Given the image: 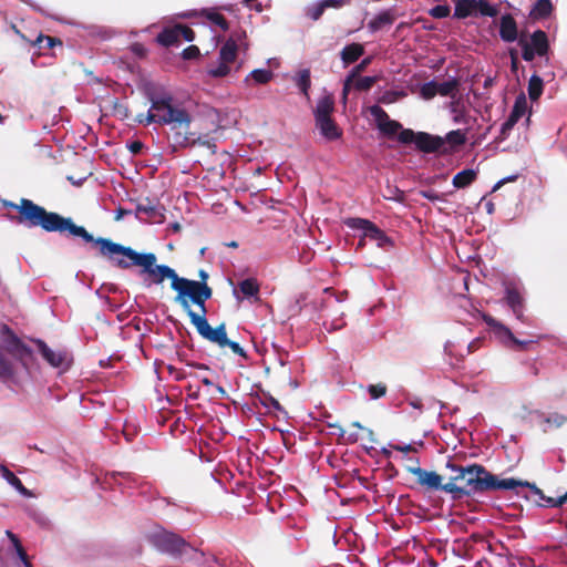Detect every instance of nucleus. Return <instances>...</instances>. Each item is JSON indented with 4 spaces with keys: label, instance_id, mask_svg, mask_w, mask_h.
Wrapping results in <instances>:
<instances>
[{
    "label": "nucleus",
    "instance_id": "338daca9",
    "mask_svg": "<svg viewBox=\"0 0 567 567\" xmlns=\"http://www.w3.org/2000/svg\"><path fill=\"white\" fill-rule=\"evenodd\" d=\"M567 499V493L563 496V497H559L558 499L556 501H553V505L554 506H560L563 505V503Z\"/></svg>",
    "mask_w": 567,
    "mask_h": 567
},
{
    "label": "nucleus",
    "instance_id": "680f3d73",
    "mask_svg": "<svg viewBox=\"0 0 567 567\" xmlns=\"http://www.w3.org/2000/svg\"><path fill=\"white\" fill-rule=\"evenodd\" d=\"M421 195L430 200L440 199V195L437 193H435L434 190H422Z\"/></svg>",
    "mask_w": 567,
    "mask_h": 567
},
{
    "label": "nucleus",
    "instance_id": "7c9ffc66",
    "mask_svg": "<svg viewBox=\"0 0 567 567\" xmlns=\"http://www.w3.org/2000/svg\"><path fill=\"white\" fill-rule=\"evenodd\" d=\"M543 89H544L543 79L537 74H533L529 79L528 87H527L529 99L532 101H537L543 93Z\"/></svg>",
    "mask_w": 567,
    "mask_h": 567
},
{
    "label": "nucleus",
    "instance_id": "4be33fe9",
    "mask_svg": "<svg viewBox=\"0 0 567 567\" xmlns=\"http://www.w3.org/2000/svg\"><path fill=\"white\" fill-rule=\"evenodd\" d=\"M553 10L554 7L550 0H537L529 12V17L533 20H544L551 14Z\"/></svg>",
    "mask_w": 567,
    "mask_h": 567
},
{
    "label": "nucleus",
    "instance_id": "f704fd0d",
    "mask_svg": "<svg viewBox=\"0 0 567 567\" xmlns=\"http://www.w3.org/2000/svg\"><path fill=\"white\" fill-rule=\"evenodd\" d=\"M377 82V76H357L353 81V86L358 91H369Z\"/></svg>",
    "mask_w": 567,
    "mask_h": 567
},
{
    "label": "nucleus",
    "instance_id": "774afa93",
    "mask_svg": "<svg viewBox=\"0 0 567 567\" xmlns=\"http://www.w3.org/2000/svg\"><path fill=\"white\" fill-rule=\"evenodd\" d=\"M254 10H256L257 12H261L262 11V6L261 3H257L256 1L252 3V8Z\"/></svg>",
    "mask_w": 567,
    "mask_h": 567
},
{
    "label": "nucleus",
    "instance_id": "393cba45",
    "mask_svg": "<svg viewBox=\"0 0 567 567\" xmlns=\"http://www.w3.org/2000/svg\"><path fill=\"white\" fill-rule=\"evenodd\" d=\"M59 157L56 155H53L52 152L48 148L43 151V155L48 157H52L55 162H69L71 161L75 155V147L71 144L61 145L58 148Z\"/></svg>",
    "mask_w": 567,
    "mask_h": 567
},
{
    "label": "nucleus",
    "instance_id": "de8ad7c7",
    "mask_svg": "<svg viewBox=\"0 0 567 567\" xmlns=\"http://www.w3.org/2000/svg\"><path fill=\"white\" fill-rule=\"evenodd\" d=\"M447 467L453 472V475L451 476V481L464 482L465 467L457 466L454 464H447Z\"/></svg>",
    "mask_w": 567,
    "mask_h": 567
},
{
    "label": "nucleus",
    "instance_id": "e433bc0d",
    "mask_svg": "<svg viewBox=\"0 0 567 567\" xmlns=\"http://www.w3.org/2000/svg\"><path fill=\"white\" fill-rule=\"evenodd\" d=\"M250 78L258 84H266L272 79V72L266 69H257L250 72Z\"/></svg>",
    "mask_w": 567,
    "mask_h": 567
},
{
    "label": "nucleus",
    "instance_id": "c9c22d12",
    "mask_svg": "<svg viewBox=\"0 0 567 567\" xmlns=\"http://www.w3.org/2000/svg\"><path fill=\"white\" fill-rule=\"evenodd\" d=\"M42 43H45V48H53L55 45H62V41L59 38L39 34L33 41V45H38L40 49L43 48Z\"/></svg>",
    "mask_w": 567,
    "mask_h": 567
},
{
    "label": "nucleus",
    "instance_id": "2eb2a0df",
    "mask_svg": "<svg viewBox=\"0 0 567 567\" xmlns=\"http://www.w3.org/2000/svg\"><path fill=\"white\" fill-rule=\"evenodd\" d=\"M499 37L505 42H514L518 37L517 23L509 13L503 14L499 19Z\"/></svg>",
    "mask_w": 567,
    "mask_h": 567
},
{
    "label": "nucleus",
    "instance_id": "c03bdc74",
    "mask_svg": "<svg viewBox=\"0 0 567 567\" xmlns=\"http://www.w3.org/2000/svg\"><path fill=\"white\" fill-rule=\"evenodd\" d=\"M443 491L447 492V493H452V494H467V491L465 489V487L463 486H458L456 484V482L454 481H450L449 483L446 484H442L441 483V487Z\"/></svg>",
    "mask_w": 567,
    "mask_h": 567
},
{
    "label": "nucleus",
    "instance_id": "6ab92c4d",
    "mask_svg": "<svg viewBox=\"0 0 567 567\" xmlns=\"http://www.w3.org/2000/svg\"><path fill=\"white\" fill-rule=\"evenodd\" d=\"M258 292H259V285L257 284V281L255 279H251V278L243 280L239 284L238 289L234 288V290H233V295L235 296V298L238 301L241 300L240 293L246 298H250V297H256L258 295Z\"/></svg>",
    "mask_w": 567,
    "mask_h": 567
},
{
    "label": "nucleus",
    "instance_id": "dca6fc26",
    "mask_svg": "<svg viewBox=\"0 0 567 567\" xmlns=\"http://www.w3.org/2000/svg\"><path fill=\"white\" fill-rule=\"evenodd\" d=\"M527 111V101L524 95L516 99L508 118L504 122L502 131L511 130Z\"/></svg>",
    "mask_w": 567,
    "mask_h": 567
},
{
    "label": "nucleus",
    "instance_id": "09e8293b",
    "mask_svg": "<svg viewBox=\"0 0 567 567\" xmlns=\"http://www.w3.org/2000/svg\"><path fill=\"white\" fill-rule=\"evenodd\" d=\"M371 61H372V58H371V56H368V58L363 59L359 64H357V65L352 69V71H351V72H350V74H349V75H350V78L355 79L357 76H359V74H360L361 72H363V71L368 68V65L371 63Z\"/></svg>",
    "mask_w": 567,
    "mask_h": 567
},
{
    "label": "nucleus",
    "instance_id": "a878e982",
    "mask_svg": "<svg viewBox=\"0 0 567 567\" xmlns=\"http://www.w3.org/2000/svg\"><path fill=\"white\" fill-rule=\"evenodd\" d=\"M477 177V171L475 169H464L457 173L453 177V186L456 188H465L471 185Z\"/></svg>",
    "mask_w": 567,
    "mask_h": 567
},
{
    "label": "nucleus",
    "instance_id": "58836bf2",
    "mask_svg": "<svg viewBox=\"0 0 567 567\" xmlns=\"http://www.w3.org/2000/svg\"><path fill=\"white\" fill-rule=\"evenodd\" d=\"M420 95L424 100H432L437 95L435 81H430L421 85Z\"/></svg>",
    "mask_w": 567,
    "mask_h": 567
},
{
    "label": "nucleus",
    "instance_id": "bb28decb",
    "mask_svg": "<svg viewBox=\"0 0 567 567\" xmlns=\"http://www.w3.org/2000/svg\"><path fill=\"white\" fill-rule=\"evenodd\" d=\"M436 93L441 96H454L458 91L460 81L456 78H452L447 81L439 83L435 81Z\"/></svg>",
    "mask_w": 567,
    "mask_h": 567
},
{
    "label": "nucleus",
    "instance_id": "a211bd4d",
    "mask_svg": "<svg viewBox=\"0 0 567 567\" xmlns=\"http://www.w3.org/2000/svg\"><path fill=\"white\" fill-rule=\"evenodd\" d=\"M529 45L534 49V51L539 56H544L547 54L549 49V42L548 37L545 31L543 30H536L530 35V43Z\"/></svg>",
    "mask_w": 567,
    "mask_h": 567
},
{
    "label": "nucleus",
    "instance_id": "4d7b16f0",
    "mask_svg": "<svg viewBox=\"0 0 567 567\" xmlns=\"http://www.w3.org/2000/svg\"><path fill=\"white\" fill-rule=\"evenodd\" d=\"M422 153H433L439 150L441 144H416Z\"/></svg>",
    "mask_w": 567,
    "mask_h": 567
},
{
    "label": "nucleus",
    "instance_id": "4c0bfd02",
    "mask_svg": "<svg viewBox=\"0 0 567 567\" xmlns=\"http://www.w3.org/2000/svg\"><path fill=\"white\" fill-rule=\"evenodd\" d=\"M406 96L405 92L403 91H385L379 99V102L382 104H392L399 101L400 99H403Z\"/></svg>",
    "mask_w": 567,
    "mask_h": 567
},
{
    "label": "nucleus",
    "instance_id": "412c9836",
    "mask_svg": "<svg viewBox=\"0 0 567 567\" xmlns=\"http://www.w3.org/2000/svg\"><path fill=\"white\" fill-rule=\"evenodd\" d=\"M363 53H364V48L362 44L351 43V44L346 45L342 49L340 55H341V60L343 61V63L346 65H349V64L358 61L359 58L363 55Z\"/></svg>",
    "mask_w": 567,
    "mask_h": 567
},
{
    "label": "nucleus",
    "instance_id": "72a5a7b5",
    "mask_svg": "<svg viewBox=\"0 0 567 567\" xmlns=\"http://www.w3.org/2000/svg\"><path fill=\"white\" fill-rule=\"evenodd\" d=\"M297 86L308 97L309 89L311 86L310 70L303 69L298 73Z\"/></svg>",
    "mask_w": 567,
    "mask_h": 567
},
{
    "label": "nucleus",
    "instance_id": "c756f323",
    "mask_svg": "<svg viewBox=\"0 0 567 567\" xmlns=\"http://www.w3.org/2000/svg\"><path fill=\"white\" fill-rule=\"evenodd\" d=\"M6 534L9 537V539L11 540V543H12V547L14 549V554H16L17 558L21 561V564L24 567H32V565L28 560L27 553L24 551V549H23L20 540L18 539V537L13 533H11L10 530H7Z\"/></svg>",
    "mask_w": 567,
    "mask_h": 567
},
{
    "label": "nucleus",
    "instance_id": "2f4dec72",
    "mask_svg": "<svg viewBox=\"0 0 567 567\" xmlns=\"http://www.w3.org/2000/svg\"><path fill=\"white\" fill-rule=\"evenodd\" d=\"M202 14L206 17V19L209 20L212 23L218 25L223 31L228 30L229 24L221 13L214 10H204Z\"/></svg>",
    "mask_w": 567,
    "mask_h": 567
},
{
    "label": "nucleus",
    "instance_id": "79ce46f5",
    "mask_svg": "<svg viewBox=\"0 0 567 567\" xmlns=\"http://www.w3.org/2000/svg\"><path fill=\"white\" fill-rule=\"evenodd\" d=\"M450 7L446 4H437L430 10V14L435 19H443L450 16Z\"/></svg>",
    "mask_w": 567,
    "mask_h": 567
},
{
    "label": "nucleus",
    "instance_id": "7ed1b4c3",
    "mask_svg": "<svg viewBox=\"0 0 567 567\" xmlns=\"http://www.w3.org/2000/svg\"><path fill=\"white\" fill-rule=\"evenodd\" d=\"M137 121L169 125L171 131L175 132L176 138L183 137V142H189L187 134L192 117L186 110L174 106L171 96L152 100L151 109L145 115H138Z\"/></svg>",
    "mask_w": 567,
    "mask_h": 567
},
{
    "label": "nucleus",
    "instance_id": "9b49d317",
    "mask_svg": "<svg viewBox=\"0 0 567 567\" xmlns=\"http://www.w3.org/2000/svg\"><path fill=\"white\" fill-rule=\"evenodd\" d=\"M346 224L350 228L362 230L363 238L374 240L378 247L384 248L391 244L389 237L368 219L350 218L346 221Z\"/></svg>",
    "mask_w": 567,
    "mask_h": 567
},
{
    "label": "nucleus",
    "instance_id": "39448f33",
    "mask_svg": "<svg viewBox=\"0 0 567 567\" xmlns=\"http://www.w3.org/2000/svg\"><path fill=\"white\" fill-rule=\"evenodd\" d=\"M370 112L375 118L379 131L388 138H392L398 134L396 142H443L440 136L425 132L415 133L410 128H403L401 123L391 120L388 113L379 105H373Z\"/></svg>",
    "mask_w": 567,
    "mask_h": 567
},
{
    "label": "nucleus",
    "instance_id": "37998d69",
    "mask_svg": "<svg viewBox=\"0 0 567 567\" xmlns=\"http://www.w3.org/2000/svg\"><path fill=\"white\" fill-rule=\"evenodd\" d=\"M519 45L522 47V58L527 61V62H530L535 59V55L537 54L534 49L529 45V43H527L526 41H524L523 39L519 40Z\"/></svg>",
    "mask_w": 567,
    "mask_h": 567
},
{
    "label": "nucleus",
    "instance_id": "423d86ee",
    "mask_svg": "<svg viewBox=\"0 0 567 567\" xmlns=\"http://www.w3.org/2000/svg\"><path fill=\"white\" fill-rule=\"evenodd\" d=\"M25 348L16 337L4 344H0V378L4 380L12 379L16 374L17 362L21 360Z\"/></svg>",
    "mask_w": 567,
    "mask_h": 567
},
{
    "label": "nucleus",
    "instance_id": "ddd939ff",
    "mask_svg": "<svg viewBox=\"0 0 567 567\" xmlns=\"http://www.w3.org/2000/svg\"><path fill=\"white\" fill-rule=\"evenodd\" d=\"M484 321L489 326L494 334L504 343H513L518 347H524L527 342L517 340L511 330L503 323L495 320L493 317L485 315Z\"/></svg>",
    "mask_w": 567,
    "mask_h": 567
},
{
    "label": "nucleus",
    "instance_id": "5fc2aeb1",
    "mask_svg": "<svg viewBox=\"0 0 567 567\" xmlns=\"http://www.w3.org/2000/svg\"><path fill=\"white\" fill-rule=\"evenodd\" d=\"M137 213L145 214L151 217H155L157 215V209L152 205H138Z\"/></svg>",
    "mask_w": 567,
    "mask_h": 567
},
{
    "label": "nucleus",
    "instance_id": "cd10ccee",
    "mask_svg": "<svg viewBox=\"0 0 567 567\" xmlns=\"http://www.w3.org/2000/svg\"><path fill=\"white\" fill-rule=\"evenodd\" d=\"M506 300L509 307L513 309L517 319L523 320L522 305L523 300L519 292L515 289L508 288L506 293Z\"/></svg>",
    "mask_w": 567,
    "mask_h": 567
},
{
    "label": "nucleus",
    "instance_id": "bf43d9fd",
    "mask_svg": "<svg viewBox=\"0 0 567 567\" xmlns=\"http://www.w3.org/2000/svg\"><path fill=\"white\" fill-rule=\"evenodd\" d=\"M353 81H354L353 78H350V75L347 76V79H346V81L343 83V89H342V95H343L344 99L349 94V91L351 89V84L353 83Z\"/></svg>",
    "mask_w": 567,
    "mask_h": 567
},
{
    "label": "nucleus",
    "instance_id": "4468645a",
    "mask_svg": "<svg viewBox=\"0 0 567 567\" xmlns=\"http://www.w3.org/2000/svg\"><path fill=\"white\" fill-rule=\"evenodd\" d=\"M408 470L410 473L416 476L419 484L431 489H437L441 487L442 476L436 472H429L419 466L409 467Z\"/></svg>",
    "mask_w": 567,
    "mask_h": 567
},
{
    "label": "nucleus",
    "instance_id": "f03ea898",
    "mask_svg": "<svg viewBox=\"0 0 567 567\" xmlns=\"http://www.w3.org/2000/svg\"><path fill=\"white\" fill-rule=\"evenodd\" d=\"M2 205L7 208L16 209L19 216L17 223L28 227H41L47 231H69L74 237H81L85 241L91 243L93 236L90 235L84 227L73 224L71 218H64L56 213L47 212L43 207L34 204L32 200L22 198L19 204L2 200Z\"/></svg>",
    "mask_w": 567,
    "mask_h": 567
},
{
    "label": "nucleus",
    "instance_id": "8fccbe9b",
    "mask_svg": "<svg viewBox=\"0 0 567 567\" xmlns=\"http://www.w3.org/2000/svg\"><path fill=\"white\" fill-rule=\"evenodd\" d=\"M199 55H200V51H199L198 47L194 45V44L187 47L182 52V58L184 60H193V59L198 58Z\"/></svg>",
    "mask_w": 567,
    "mask_h": 567
},
{
    "label": "nucleus",
    "instance_id": "f257e3e1",
    "mask_svg": "<svg viewBox=\"0 0 567 567\" xmlns=\"http://www.w3.org/2000/svg\"><path fill=\"white\" fill-rule=\"evenodd\" d=\"M102 256L113 258L123 255L131 264L141 268V275L150 280V284L161 285L165 279L171 280L172 288L177 292L175 302L183 309H188V301H193L205 312V301L212 297V289L200 281L181 278L175 270L166 265H157L156 256L152 252L140 254L130 247L113 243L106 238L93 240Z\"/></svg>",
    "mask_w": 567,
    "mask_h": 567
},
{
    "label": "nucleus",
    "instance_id": "864d4df0",
    "mask_svg": "<svg viewBox=\"0 0 567 567\" xmlns=\"http://www.w3.org/2000/svg\"><path fill=\"white\" fill-rule=\"evenodd\" d=\"M326 9L328 8H334L340 9L344 6L350 4L351 0H322Z\"/></svg>",
    "mask_w": 567,
    "mask_h": 567
},
{
    "label": "nucleus",
    "instance_id": "6e6552de",
    "mask_svg": "<svg viewBox=\"0 0 567 567\" xmlns=\"http://www.w3.org/2000/svg\"><path fill=\"white\" fill-rule=\"evenodd\" d=\"M154 546L172 556L178 557L186 554L189 549L187 544L177 535L168 532H158L152 536Z\"/></svg>",
    "mask_w": 567,
    "mask_h": 567
},
{
    "label": "nucleus",
    "instance_id": "49530a36",
    "mask_svg": "<svg viewBox=\"0 0 567 567\" xmlns=\"http://www.w3.org/2000/svg\"><path fill=\"white\" fill-rule=\"evenodd\" d=\"M324 10H326V7H324V4H323V2L321 0L318 4H316L315 7H312V8H310L308 10L307 16L311 20L317 21V20H319L321 18V16L323 14Z\"/></svg>",
    "mask_w": 567,
    "mask_h": 567
},
{
    "label": "nucleus",
    "instance_id": "0e129e2a",
    "mask_svg": "<svg viewBox=\"0 0 567 567\" xmlns=\"http://www.w3.org/2000/svg\"><path fill=\"white\" fill-rule=\"evenodd\" d=\"M511 62H512V70H516L517 69V63H518V59H517V53L515 50H511Z\"/></svg>",
    "mask_w": 567,
    "mask_h": 567
},
{
    "label": "nucleus",
    "instance_id": "052dcab7",
    "mask_svg": "<svg viewBox=\"0 0 567 567\" xmlns=\"http://www.w3.org/2000/svg\"><path fill=\"white\" fill-rule=\"evenodd\" d=\"M126 146L132 155L140 154L144 148V144H126Z\"/></svg>",
    "mask_w": 567,
    "mask_h": 567
},
{
    "label": "nucleus",
    "instance_id": "69168bd1",
    "mask_svg": "<svg viewBox=\"0 0 567 567\" xmlns=\"http://www.w3.org/2000/svg\"><path fill=\"white\" fill-rule=\"evenodd\" d=\"M363 432L364 434L367 435V439L371 442V443H374L375 442V439H374V433L371 429H363Z\"/></svg>",
    "mask_w": 567,
    "mask_h": 567
},
{
    "label": "nucleus",
    "instance_id": "473e14b6",
    "mask_svg": "<svg viewBox=\"0 0 567 567\" xmlns=\"http://www.w3.org/2000/svg\"><path fill=\"white\" fill-rule=\"evenodd\" d=\"M498 10L495 6L491 4L488 0H476V16L495 17Z\"/></svg>",
    "mask_w": 567,
    "mask_h": 567
},
{
    "label": "nucleus",
    "instance_id": "3c124183",
    "mask_svg": "<svg viewBox=\"0 0 567 567\" xmlns=\"http://www.w3.org/2000/svg\"><path fill=\"white\" fill-rule=\"evenodd\" d=\"M112 261L115 262V265L120 268L126 269L131 266H134V264H131V260L123 255H116L113 258H110Z\"/></svg>",
    "mask_w": 567,
    "mask_h": 567
},
{
    "label": "nucleus",
    "instance_id": "b1692460",
    "mask_svg": "<svg viewBox=\"0 0 567 567\" xmlns=\"http://www.w3.org/2000/svg\"><path fill=\"white\" fill-rule=\"evenodd\" d=\"M395 20L392 11L386 10L375 16L368 24L369 29L373 32L381 30L386 25H391Z\"/></svg>",
    "mask_w": 567,
    "mask_h": 567
},
{
    "label": "nucleus",
    "instance_id": "ea45409f",
    "mask_svg": "<svg viewBox=\"0 0 567 567\" xmlns=\"http://www.w3.org/2000/svg\"><path fill=\"white\" fill-rule=\"evenodd\" d=\"M384 198L402 202L404 199V193L395 186L388 185L383 193Z\"/></svg>",
    "mask_w": 567,
    "mask_h": 567
},
{
    "label": "nucleus",
    "instance_id": "0eeeda50",
    "mask_svg": "<svg viewBox=\"0 0 567 567\" xmlns=\"http://www.w3.org/2000/svg\"><path fill=\"white\" fill-rule=\"evenodd\" d=\"M188 317L190 318L192 323L197 329L198 333L205 338L206 340L214 342L218 344L220 348L226 347L228 343V338L226 334V328L225 324L221 323L217 328H212L208 323L207 319L205 318V312H202V315H198L194 312L190 308V303L188 302V309H184ZM200 311H203L200 309Z\"/></svg>",
    "mask_w": 567,
    "mask_h": 567
},
{
    "label": "nucleus",
    "instance_id": "aec40b11",
    "mask_svg": "<svg viewBox=\"0 0 567 567\" xmlns=\"http://www.w3.org/2000/svg\"><path fill=\"white\" fill-rule=\"evenodd\" d=\"M334 110V99L331 94H324L318 100L315 109V118H322L331 116Z\"/></svg>",
    "mask_w": 567,
    "mask_h": 567
},
{
    "label": "nucleus",
    "instance_id": "1a4fd4ad",
    "mask_svg": "<svg viewBox=\"0 0 567 567\" xmlns=\"http://www.w3.org/2000/svg\"><path fill=\"white\" fill-rule=\"evenodd\" d=\"M194 39L195 32L189 27L181 23L164 28L156 37L157 43L165 48L179 45L181 40L192 42Z\"/></svg>",
    "mask_w": 567,
    "mask_h": 567
},
{
    "label": "nucleus",
    "instance_id": "13d9d810",
    "mask_svg": "<svg viewBox=\"0 0 567 567\" xmlns=\"http://www.w3.org/2000/svg\"><path fill=\"white\" fill-rule=\"evenodd\" d=\"M226 347H229L234 353H236L240 357L246 355L244 349L237 342L228 340V343L226 344Z\"/></svg>",
    "mask_w": 567,
    "mask_h": 567
},
{
    "label": "nucleus",
    "instance_id": "6e6d98bb",
    "mask_svg": "<svg viewBox=\"0 0 567 567\" xmlns=\"http://www.w3.org/2000/svg\"><path fill=\"white\" fill-rule=\"evenodd\" d=\"M518 178V175H511V176H507V177H504L502 179H499L493 187V192H496L503 185L507 184V183H513L515 182L516 179Z\"/></svg>",
    "mask_w": 567,
    "mask_h": 567
},
{
    "label": "nucleus",
    "instance_id": "9d476101",
    "mask_svg": "<svg viewBox=\"0 0 567 567\" xmlns=\"http://www.w3.org/2000/svg\"><path fill=\"white\" fill-rule=\"evenodd\" d=\"M237 43L233 38H229L219 51V63L216 68H209L208 74L213 78H224L229 74V64L235 62L237 58Z\"/></svg>",
    "mask_w": 567,
    "mask_h": 567
},
{
    "label": "nucleus",
    "instance_id": "5701e85b",
    "mask_svg": "<svg viewBox=\"0 0 567 567\" xmlns=\"http://www.w3.org/2000/svg\"><path fill=\"white\" fill-rule=\"evenodd\" d=\"M476 16V0H457L454 8V18L465 19Z\"/></svg>",
    "mask_w": 567,
    "mask_h": 567
},
{
    "label": "nucleus",
    "instance_id": "c85d7f7f",
    "mask_svg": "<svg viewBox=\"0 0 567 567\" xmlns=\"http://www.w3.org/2000/svg\"><path fill=\"white\" fill-rule=\"evenodd\" d=\"M0 474L1 476L11 485L13 486L20 494L28 496L30 493L29 491L23 486L20 478H18L8 467L4 465H0Z\"/></svg>",
    "mask_w": 567,
    "mask_h": 567
},
{
    "label": "nucleus",
    "instance_id": "20e7f679",
    "mask_svg": "<svg viewBox=\"0 0 567 567\" xmlns=\"http://www.w3.org/2000/svg\"><path fill=\"white\" fill-rule=\"evenodd\" d=\"M519 486H527L539 493L534 485L517 481L515 478H499L486 471L482 465H471L465 467L464 486L467 494L471 492H484L489 489H515Z\"/></svg>",
    "mask_w": 567,
    "mask_h": 567
},
{
    "label": "nucleus",
    "instance_id": "f3484780",
    "mask_svg": "<svg viewBox=\"0 0 567 567\" xmlns=\"http://www.w3.org/2000/svg\"><path fill=\"white\" fill-rule=\"evenodd\" d=\"M316 126L319 128L322 136L328 140L341 137L342 132L331 116L317 118Z\"/></svg>",
    "mask_w": 567,
    "mask_h": 567
},
{
    "label": "nucleus",
    "instance_id": "603ef678",
    "mask_svg": "<svg viewBox=\"0 0 567 567\" xmlns=\"http://www.w3.org/2000/svg\"><path fill=\"white\" fill-rule=\"evenodd\" d=\"M389 447L402 453H410V452H416L417 449L415 445L412 444H389Z\"/></svg>",
    "mask_w": 567,
    "mask_h": 567
},
{
    "label": "nucleus",
    "instance_id": "f8f14e48",
    "mask_svg": "<svg viewBox=\"0 0 567 567\" xmlns=\"http://www.w3.org/2000/svg\"><path fill=\"white\" fill-rule=\"evenodd\" d=\"M38 351L42 358L53 368L65 370L70 367L71 359L65 351L53 350L48 347L43 341H37Z\"/></svg>",
    "mask_w": 567,
    "mask_h": 567
},
{
    "label": "nucleus",
    "instance_id": "a19ab883",
    "mask_svg": "<svg viewBox=\"0 0 567 567\" xmlns=\"http://www.w3.org/2000/svg\"><path fill=\"white\" fill-rule=\"evenodd\" d=\"M443 142H466V134L462 130H453L445 134V137L443 138L441 135H439Z\"/></svg>",
    "mask_w": 567,
    "mask_h": 567
},
{
    "label": "nucleus",
    "instance_id": "a18cd8bd",
    "mask_svg": "<svg viewBox=\"0 0 567 567\" xmlns=\"http://www.w3.org/2000/svg\"><path fill=\"white\" fill-rule=\"evenodd\" d=\"M368 392L372 399H379L385 395L386 393V386L382 383L379 384H371L368 386Z\"/></svg>",
    "mask_w": 567,
    "mask_h": 567
},
{
    "label": "nucleus",
    "instance_id": "e2e57ef3",
    "mask_svg": "<svg viewBox=\"0 0 567 567\" xmlns=\"http://www.w3.org/2000/svg\"><path fill=\"white\" fill-rule=\"evenodd\" d=\"M566 421L565 416L554 415L548 419V422H554L556 425H561Z\"/></svg>",
    "mask_w": 567,
    "mask_h": 567
}]
</instances>
